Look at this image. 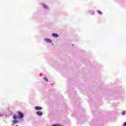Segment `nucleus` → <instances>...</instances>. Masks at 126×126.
<instances>
[{"label": "nucleus", "mask_w": 126, "mask_h": 126, "mask_svg": "<svg viewBox=\"0 0 126 126\" xmlns=\"http://www.w3.org/2000/svg\"><path fill=\"white\" fill-rule=\"evenodd\" d=\"M18 116L19 117V119H23V118H24V115L22 113V112L18 111Z\"/></svg>", "instance_id": "obj_1"}, {"label": "nucleus", "mask_w": 126, "mask_h": 126, "mask_svg": "<svg viewBox=\"0 0 126 126\" xmlns=\"http://www.w3.org/2000/svg\"><path fill=\"white\" fill-rule=\"evenodd\" d=\"M44 41H45V42H46V43H52V40H51L49 38L44 39Z\"/></svg>", "instance_id": "obj_2"}, {"label": "nucleus", "mask_w": 126, "mask_h": 126, "mask_svg": "<svg viewBox=\"0 0 126 126\" xmlns=\"http://www.w3.org/2000/svg\"><path fill=\"white\" fill-rule=\"evenodd\" d=\"M35 109L36 111H39L40 110H42V108L40 106H36L35 107Z\"/></svg>", "instance_id": "obj_3"}, {"label": "nucleus", "mask_w": 126, "mask_h": 126, "mask_svg": "<svg viewBox=\"0 0 126 126\" xmlns=\"http://www.w3.org/2000/svg\"><path fill=\"white\" fill-rule=\"evenodd\" d=\"M52 36L53 37H55V38H58V37H59V34H58L57 33H53L52 34Z\"/></svg>", "instance_id": "obj_4"}, {"label": "nucleus", "mask_w": 126, "mask_h": 126, "mask_svg": "<svg viewBox=\"0 0 126 126\" xmlns=\"http://www.w3.org/2000/svg\"><path fill=\"white\" fill-rule=\"evenodd\" d=\"M37 115H38V116H42L43 115V113L41 111H37L36 112Z\"/></svg>", "instance_id": "obj_5"}, {"label": "nucleus", "mask_w": 126, "mask_h": 126, "mask_svg": "<svg viewBox=\"0 0 126 126\" xmlns=\"http://www.w3.org/2000/svg\"><path fill=\"white\" fill-rule=\"evenodd\" d=\"M89 13H90V14H91L92 15H93L94 13V11H90Z\"/></svg>", "instance_id": "obj_6"}, {"label": "nucleus", "mask_w": 126, "mask_h": 126, "mask_svg": "<svg viewBox=\"0 0 126 126\" xmlns=\"http://www.w3.org/2000/svg\"><path fill=\"white\" fill-rule=\"evenodd\" d=\"M43 80L46 81V82H48V78L44 77L43 78Z\"/></svg>", "instance_id": "obj_7"}, {"label": "nucleus", "mask_w": 126, "mask_h": 126, "mask_svg": "<svg viewBox=\"0 0 126 126\" xmlns=\"http://www.w3.org/2000/svg\"><path fill=\"white\" fill-rule=\"evenodd\" d=\"M17 123H18V121H17L16 120L13 121V124H17Z\"/></svg>", "instance_id": "obj_8"}, {"label": "nucleus", "mask_w": 126, "mask_h": 126, "mask_svg": "<svg viewBox=\"0 0 126 126\" xmlns=\"http://www.w3.org/2000/svg\"><path fill=\"white\" fill-rule=\"evenodd\" d=\"M17 116H16V115H14L13 116V119H14V120H16V119H17Z\"/></svg>", "instance_id": "obj_9"}, {"label": "nucleus", "mask_w": 126, "mask_h": 126, "mask_svg": "<svg viewBox=\"0 0 126 126\" xmlns=\"http://www.w3.org/2000/svg\"><path fill=\"white\" fill-rule=\"evenodd\" d=\"M44 8H48V6L47 5H44Z\"/></svg>", "instance_id": "obj_10"}, {"label": "nucleus", "mask_w": 126, "mask_h": 126, "mask_svg": "<svg viewBox=\"0 0 126 126\" xmlns=\"http://www.w3.org/2000/svg\"><path fill=\"white\" fill-rule=\"evenodd\" d=\"M97 12L99 14H102V12L101 11H97Z\"/></svg>", "instance_id": "obj_11"}, {"label": "nucleus", "mask_w": 126, "mask_h": 126, "mask_svg": "<svg viewBox=\"0 0 126 126\" xmlns=\"http://www.w3.org/2000/svg\"><path fill=\"white\" fill-rule=\"evenodd\" d=\"M122 114L125 115L126 114V111H123L122 112Z\"/></svg>", "instance_id": "obj_12"}, {"label": "nucleus", "mask_w": 126, "mask_h": 126, "mask_svg": "<svg viewBox=\"0 0 126 126\" xmlns=\"http://www.w3.org/2000/svg\"><path fill=\"white\" fill-rule=\"evenodd\" d=\"M53 126H61L60 125H54Z\"/></svg>", "instance_id": "obj_13"}, {"label": "nucleus", "mask_w": 126, "mask_h": 126, "mask_svg": "<svg viewBox=\"0 0 126 126\" xmlns=\"http://www.w3.org/2000/svg\"><path fill=\"white\" fill-rule=\"evenodd\" d=\"M124 126H126V123H124Z\"/></svg>", "instance_id": "obj_14"}, {"label": "nucleus", "mask_w": 126, "mask_h": 126, "mask_svg": "<svg viewBox=\"0 0 126 126\" xmlns=\"http://www.w3.org/2000/svg\"><path fill=\"white\" fill-rule=\"evenodd\" d=\"M72 46H74V44H73V45H72Z\"/></svg>", "instance_id": "obj_15"}, {"label": "nucleus", "mask_w": 126, "mask_h": 126, "mask_svg": "<svg viewBox=\"0 0 126 126\" xmlns=\"http://www.w3.org/2000/svg\"><path fill=\"white\" fill-rule=\"evenodd\" d=\"M52 45H54V43H52Z\"/></svg>", "instance_id": "obj_16"}, {"label": "nucleus", "mask_w": 126, "mask_h": 126, "mask_svg": "<svg viewBox=\"0 0 126 126\" xmlns=\"http://www.w3.org/2000/svg\"><path fill=\"white\" fill-rule=\"evenodd\" d=\"M16 126H19L18 125H17Z\"/></svg>", "instance_id": "obj_17"}]
</instances>
